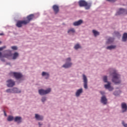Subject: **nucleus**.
I'll use <instances>...</instances> for the list:
<instances>
[{
    "mask_svg": "<svg viewBox=\"0 0 127 127\" xmlns=\"http://www.w3.org/2000/svg\"><path fill=\"white\" fill-rule=\"evenodd\" d=\"M111 72V75L113 77L112 81L115 84H120L121 83V80L120 79L121 76L120 74H118L117 71L115 69H112Z\"/></svg>",
    "mask_w": 127,
    "mask_h": 127,
    "instance_id": "1",
    "label": "nucleus"
},
{
    "mask_svg": "<svg viewBox=\"0 0 127 127\" xmlns=\"http://www.w3.org/2000/svg\"><path fill=\"white\" fill-rule=\"evenodd\" d=\"M78 4L80 7H85V9H90L91 8V5L92 4L91 3L86 2L84 0H80L78 1Z\"/></svg>",
    "mask_w": 127,
    "mask_h": 127,
    "instance_id": "2",
    "label": "nucleus"
},
{
    "mask_svg": "<svg viewBox=\"0 0 127 127\" xmlns=\"http://www.w3.org/2000/svg\"><path fill=\"white\" fill-rule=\"evenodd\" d=\"M65 61L66 63L63 65V67H64V68H70L73 64L72 63H71V58H67Z\"/></svg>",
    "mask_w": 127,
    "mask_h": 127,
    "instance_id": "3",
    "label": "nucleus"
},
{
    "mask_svg": "<svg viewBox=\"0 0 127 127\" xmlns=\"http://www.w3.org/2000/svg\"><path fill=\"white\" fill-rule=\"evenodd\" d=\"M50 92H51V89L50 88H48L46 90L42 89L39 90V94L41 95V96H43L44 95L49 94Z\"/></svg>",
    "mask_w": 127,
    "mask_h": 127,
    "instance_id": "4",
    "label": "nucleus"
},
{
    "mask_svg": "<svg viewBox=\"0 0 127 127\" xmlns=\"http://www.w3.org/2000/svg\"><path fill=\"white\" fill-rule=\"evenodd\" d=\"M27 23L25 21V20H18L17 21L16 26L17 27H22V25H26Z\"/></svg>",
    "mask_w": 127,
    "mask_h": 127,
    "instance_id": "5",
    "label": "nucleus"
},
{
    "mask_svg": "<svg viewBox=\"0 0 127 127\" xmlns=\"http://www.w3.org/2000/svg\"><path fill=\"white\" fill-rule=\"evenodd\" d=\"M83 80L84 89H88V79H87V76H86L85 74H83Z\"/></svg>",
    "mask_w": 127,
    "mask_h": 127,
    "instance_id": "6",
    "label": "nucleus"
},
{
    "mask_svg": "<svg viewBox=\"0 0 127 127\" xmlns=\"http://www.w3.org/2000/svg\"><path fill=\"white\" fill-rule=\"evenodd\" d=\"M33 18H34V15L33 14H31L27 16V20H25V21L27 24H28V23H29Z\"/></svg>",
    "mask_w": 127,
    "mask_h": 127,
    "instance_id": "7",
    "label": "nucleus"
},
{
    "mask_svg": "<svg viewBox=\"0 0 127 127\" xmlns=\"http://www.w3.org/2000/svg\"><path fill=\"white\" fill-rule=\"evenodd\" d=\"M11 74L13 75L14 77H15V79H20L22 78V74L19 72H11Z\"/></svg>",
    "mask_w": 127,
    "mask_h": 127,
    "instance_id": "8",
    "label": "nucleus"
},
{
    "mask_svg": "<svg viewBox=\"0 0 127 127\" xmlns=\"http://www.w3.org/2000/svg\"><path fill=\"white\" fill-rule=\"evenodd\" d=\"M7 86L9 88H10L11 87H13L14 85H15V82H14L13 80L11 79H9L7 81Z\"/></svg>",
    "mask_w": 127,
    "mask_h": 127,
    "instance_id": "9",
    "label": "nucleus"
},
{
    "mask_svg": "<svg viewBox=\"0 0 127 127\" xmlns=\"http://www.w3.org/2000/svg\"><path fill=\"white\" fill-rule=\"evenodd\" d=\"M107 83V84H105L104 85L105 89H107L109 91H113V90H114V88L111 86V82H108Z\"/></svg>",
    "mask_w": 127,
    "mask_h": 127,
    "instance_id": "10",
    "label": "nucleus"
},
{
    "mask_svg": "<svg viewBox=\"0 0 127 127\" xmlns=\"http://www.w3.org/2000/svg\"><path fill=\"white\" fill-rule=\"evenodd\" d=\"M14 121L17 124L22 123V118L20 117L17 116L14 118Z\"/></svg>",
    "mask_w": 127,
    "mask_h": 127,
    "instance_id": "11",
    "label": "nucleus"
},
{
    "mask_svg": "<svg viewBox=\"0 0 127 127\" xmlns=\"http://www.w3.org/2000/svg\"><path fill=\"white\" fill-rule=\"evenodd\" d=\"M121 107L122 109V113H125L127 111V105L125 103H122L121 104Z\"/></svg>",
    "mask_w": 127,
    "mask_h": 127,
    "instance_id": "12",
    "label": "nucleus"
},
{
    "mask_svg": "<svg viewBox=\"0 0 127 127\" xmlns=\"http://www.w3.org/2000/svg\"><path fill=\"white\" fill-rule=\"evenodd\" d=\"M53 9L55 13H56V14H57V13L59 12V6H58V5H53Z\"/></svg>",
    "mask_w": 127,
    "mask_h": 127,
    "instance_id": "13",
    "label": "nucleus"
},
{
    "mask_svg": "<svg viewBox=\"0 0 127 127\" xmlns=\"http://www.w3.org/2000/svg\"><path fill=\"white\" fill-rule=\"evenodd\" d=\"M101 102L103 105H107L108 100L107 99V98H106V96H103L101 97Z\"/></svg>",
    "mask_w": 127,
    "mask_h": 127,
    "instance_id": "14",
    "label": "nucleus"
},
{
    "mask_svg": "<svg viewBox=\"0 0 127 127\" xmlns=\"http://www.w3.org/2000/svg\"><path fill=\"white\" fill-rule=\"evenodd\" d=\"M82 23H83V20H79L77 21H75L73 22V25H74V26H78L79 25H81V24H82Z\"/></svg>",
    "mask_w": 127,
    "mask_h": 127,
    "instance_id": "15",
    "label": "nucleus"
},
{
    "mask_svg": "<svg viewBox=\"0 0 127 127\" xmlns=\"http://www.w3.org/2000/svg\"><path fill=\"white\" fill-rule=\"evenodd\" d=\"M124 13H126V9L120 8L116 14L117 15H120V14H124Z\"/></svg>",
    "mask_w": 127,
    "mask_h": 127,
    "instance_id": "16",
    "label": "nucleus"
},
{
    "mask_svg": "<svg viewBox=\"0 0 127 127\" xmlns=\"http://www.w3.org/2000/svg\"><path fill=\"white\" fill-rule=\"evenodd\" d=\"M82 93H83V89L80 88L79 89H78L75 93V96L76 97H79L81 94H82Z\"/></svg>",
    "mask_w": 127,
    "mask_h": 127,
    "instance_id": "17",
    "label": "nucleus"
},
{
    "mask_svg": "<svg viewBox=\"0 0 127 127\" xmlns=\"http://www.w3.org/2000/svg\"><path fill=\"white\" fill-rule=\"evenodd\" d=\"M5 52H7L8 54H5L4 55V57H5L6 58H8V57H10V56H11V51H10V50H7L5 51Z\"/></svg>",
    "mask_w": 127,
    "mask_h": 127,
    "instance_id": "18",
    "label": "nucleus"
},
{
    "mask_svg": "<svg viewBox=\"0 0 127 127\" xmlns=\"http://www.w3.org/2000/svg\"><path fill=\"white\" fill-rule=\"evenodd\" d=\"M35 118L37 121H42L43 120V117L38 114H35Z\"/></svg>",
    "mask_w": 127,
    "mask_h": 127,
    "instance_id": "19",
    "label": "nucleus"
},
{
    "mask_svg": "<svg viewBox=\"0 0 127 127\" xmlns=\"http://www.w3.org/2000/svg\"><path fill=\"white\" fill-rule=\"evenodd\" d=\"M114 41H115V38L110 37L108 39L107 41V44H111V43H113V42Z\"/></svg>",
    "mask_w": 127,
    "mask_h": 127,
    "instance_id": "20",
    "label": "nucleus"
},
{
    "mask_svg": "<svg viewBox=\"0 0 127 127\" xmlns=\"http://www.w3.org/2000/svg\"><path fill=\"white\" fill-rule=\"evenodd\" d=\"M127 33H125L123 36L122 41H124L125 42L127 41Z\"/></svg>",
    "mask_w": 127,
    "mask_h": 127,
    "instance_id": "21",
    "label": "nucleus"
},
{
    "mask_svg": "<svg viewBox=\"0 0 127 127\" xmlns=\"http://www.w3.org/2000/svg\"><path fill=\"white\" fill-rule=\"evenodd\" d=\"M12 93H20V90H18V89L16 88H13L12 89Z\"/></svg>",
    "mask_w": 127,
    "mask_h": 127,
    "instance_id": "22",
    "label": "nucleus"
},
{
    "mask_svg": "<svg viewBox=\"0 0 127 127\" xmlns=\"http://www.w3.org/2000/svg\"><path fill=\"white\" fill-rule=\"evenodd\" d=\"M42 76H46V79H48L49 77V73L43 71L42 74Z\"/></svg>",
    "mask_w": 127,
    "mask_h": 127,
    "instance_id": "23",
    "label": "nucleus"
},
{
    "mask_svg": "<svg viewBox=\"0 0 127 127\" xmlns=\"http://www.w3.org/2000/svg\"><path fill=\"white\" fill-rule=\"evenodd\" d=\"M92 32H93V33L94 36H95V37H96V36H98V35H100V33H99V32H98V31L95 30H93L92 31Z\"/></svg>",
    "mask_w": 127,
    "mask_h": 127,
    "instance_id": "24",
    "label": "nucleus"
},
{
    "mask_svg": "<svg viewBox=\"0 0 127 127\" xmlns=\"http://www.w3.org/2000/svg\"><path fill=\"white\" fill-rule=\"evenodd\" d=\"M18 55H19L18 54L15 52L13 54L12 59H13V60H15V59H16V58H17V57L18 56Z\"/></svg>",
    "mask_w": 127,
    "mask_h": 127,
    "instance_id": "25",
    "label": "nucleus"
},
{
    "mask_svg": "<svg viewBox=\"0 0 127 127\" xmlns=\"http://www.w3.org/2000/svg\"><path fill=\"white\" fill-rule=\"evenodd\" d=\"M115 48H116V46L114 45H112L107 47V49H108L109 50H112V49H115Z\"/></svg>",
    "mask_w": 127,
    "mask_h": 127,
    "instance_id": "26",
    "label": "nucleus"
},
{
    "mask_svg": "<svg viewBox=\"0 0 127 127\" xmlns=\"http://www.w3.org/2000/svg\"><path fill=\"white\" fill-rule=\"evenodd\" d=\"M13 117L12 116H9L7 118L8 122H12L13 121Z\"/></svg>",
    "mask_w": 127,
    "mask_h": 127,
    "instance_id": "27",
    "label": "nucleus"
},
{
    "mask_svg": "<svg viewBox=\"0 0 127 127\" xmlns=\"http://www.w3.org/2000/svg\"><path fill=\"white\" fill-rule=\"evenodd\" d=\"M6 48V47L5 46L0 47V51H2V50H3V49H5ZM1 55H2V54H1V52H0V57H1Z\"/></svg>",
    "mask_w": 127,
    "mask_h": 127,
    "instance_id": "28",
    "label": "nucleus"
},
{
    "mask_svg": "<svg viewBox=\"0 0 127 127\" xmlns=\"http://www.w3.org/2000/svg\"><path fill=\"white\" fill-rule=\"evenodd\" d=\"M75 32V29L74 28H71L68 31V33H74Z\"/></svg>",
    "mask_w": 127,
    "mask_h": 127,
    "instance_id": "29",
    "label": "nucleus"
},
{
    "mask_svg": "<svg viewBox=\"0 0 127 127\" xmlns=\"http://www.w3.org/2000/svg\"><path fill=\"white\" fill-rule=\"evenodd\" d=\"M103 80L105 83H108V77L107 76H105L103 77Z\"/></svg>",
    "mask_w": 127,
    "mask_h": 127,
    "instance_id": "30",
    "label": "nucleus"
},
{
    "mask_svg": "<svg viewBox=\"0 0 127 127\" xmlns=\"http://www.w3.org/2000/svg\"><path fill=\"white\" fill-rule=\"evenodd\" d=\"M80 45H79V44H76V45H75V46H74V49H79V48H80Z\"/></svg>",
    "mask_w": 127,
    "mask_h": 127,
    "instance_id": "31",
    "label": "nucleus"
},
{
    "mask_svg": "<svg viewBox=\"0 0 127 127\" xmlns=\"http://www.w3.org/2000/svg\"><path fill=\"white\" fill-rule=\"evenodd\" d=\"M114 95H115V96H118V95H120L119 91H115L114 92Z\"/></svg>",
    "mask_w": 127,
    "mask_h": 127,
    "instance_id": "32",
    "label": "nucleus"
},
{
    "mask_svg": "<svg viewBox=\"0 0 127 127\" xmlns=\"http://www.w3.org/2000/svg\"><path fill=\"white\" fill-rule=\"evenodd\" d=\"M11 49H12L13 50H17V47L16 46H12L11 47Z\"/></svg>",
    "mask_w": 127,
    "mask_h": 127,
    "instance_id": "33",
    "label": "nucleus"
},
{
    "mask_svg": "<svg viewBox=\"0 0 127 127\" xmlns=\"http://www.w3.org/2000/svg\"><path fill=\"white\" fill-rule=\"evenodd\" d=\"M7 93H12V89H8L6 90Z\"/></svg>",
    "mask_w": 127,
    "mask_h": 127,
    "instance_id": "34",
    "label": "nucleus"
},
{
    "mask_svg": "<svg viewBox=\"0 0 127 127\" xmlns=\"http://www.w3.org/2000/svg\"><path fill=\"white\" fill-rule=\"evenodd\" d=\"M46 101V97H43L42 98V102H44Z\"/></svg>",
    "mask_w": 127,
    "mask_h": 127,
    "instance_id": "35",
    "label": "nucleus"
},
{
    "mask_svg": "<svg viewBox=\"0 0 127 127\" xmlns=\"http://www.w3.org/2000/svg\"><path fill=\"white\" fill-rule=\"evenodd\" d=\"M107 1H110V2H115L117 0H107Z\"/></svg>",
    "mask_w": 127,
    "mask_h": 127,
    "instance_id": "36",
    "label": "nucleus"
},
{
    "mask_svg": "<svg viewBox=\"0 0 127 127\" xmlns=\"http://www.w3.org/2000/svg\"><path fill=\"white\" fill-rule=\"evenodd\" d=\"M122 124L123 125L124 127H127V124H126L124 121L122 122Z\"/></svg>",
    "mask_w": 127,
    "mask_h": 127,
    "instance_id": "37",
    "label": "nucleus"
},
{
    "mask_svg": "<svg viewBox=\"0 0 127 127\" xmlns=\"http://www.w3.org/2000/svg\"><path fill=\"white\" fill-rule=\"evenodd\" d=\"M4 35V34L3 33H0V36Z\"/></svg>",
    "mask_w": 127,
    "mask_h": 127,
    "instance_id": "38",
    "label": "nucleus"
},
{
    "mask_svg": "<svg viewBox=\"0 0 127 127\" xmlns=\"http://www.w3.org/2000/svg\"><path fill=\"white\" fill-rule=\"evenodd\" d=\"M4 116L6 117V113H5V111H4Z\"/></svg>",
    "mask_w": 127,
    "mask_h": 127,
    "instance_id": "39",
    "label": "nucleus"
},
{
    "mask_svg": "<svg viewBox=\"0 0 127 127\" xmlns=\"http://www.w3.org/2000/svg\"><path fill=\"white\" fill-rule=\"evenodd\" d=\"M39 125L40 126H40H41V124H40V123H39Z\"/></svg>",
    "mask_w": 127,
    "mask_h": 127,
    "instance_id": "40",
    "label": "nucleus"
},
{
    "mask_svg": "<svg viewBox=\"0 0 127 127\" xmlns=\"http://www.w3.org/2000/svg\"><path fill=\"white\" fill-rule=\"evenodd\" d=\"M100 93H101V94L102 95H103V92H100Z\"/></svg>",
    "mask_w": 127,
    "mask_h": 127,
    "instance_id": "41",
    "label": "nucleus"
},
{
    "mask_svg": "<svg viewBox=\"0 0 127 127\" xmlns=\"http://www.w3.org/2000/svg\"><path fill=\"white\" fill-rule=\"evenodd\" d=\"M2 43L1 41H0V44Z\"/></svg>",
    "mask_w": 127,
    "mask_h": 127,
    "instance_id": "42",
    "label": "nucleus"
},
{
    "mask_svg": "<svg viewBox=\"0 0 127 127\" xmlns=\"http://www.w3.org/2000/svg\"><path fill=\"white\" fill-rule=\"evenodd\" d=\"M118 34H120L119 33H117Z\"/></svg>",
    "mask_w": 127,
    "mask_h": 127,
    "instance_id": "43",
    "label": "nucleus"
}]
</instances>
